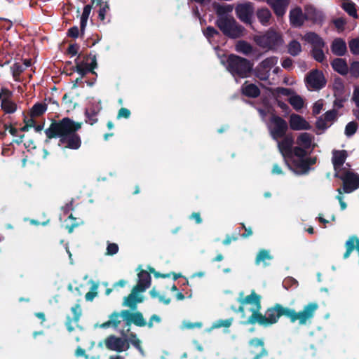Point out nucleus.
Returning <instances> with one entry per match:
<instances>
[{
    "label": "nucleus",
    "mask_w": 359,
    "mask_h": 359,
    "mask_svg": "<svg viewBox=\"0 0 359 359\" xmlns=\"http://www.w3.org/2000/svg\"><path fill=\"white\" fill-rule=\"evenodd\" d=\"M277 18H283L287 10L290 0H266Z\"/></svg>",
    "instance_id": "nucleus-17"
},
{
    "label": "nucleus",
    "mask_w": 359,
    "mask_h": 359,
    "mask_svg": "<svg viewBox=\"0 0 359 359\" xmlns=\"http://www.w3.org/2000/svg\"><path fill=\"white\" fill-rule=\"evenodd\" d=\"M278 57L271 56L266 58L262 61L259 64L263 66V68L268 70L270 72L271 68L274 67L278 62Z\"/></svg>",
    "instance_id": "nucleus-42"
},
{
    "label": "nucleus",
    "mask_w": 359,
    "mask_h": 359,
    "mask_svg": "<svg viewBox=\"0 0 359 359\" xmlns=\"http://www.w3.org/2000/svg\"><path fill=\"white\" fill-rule=\"evenodd\" d=\"M130 115H131V112L128 109L122 107L118 111L117 118L118 119L121 118H130Z\"/></svg>",
    "instance_id": "nucleus-57"
},
{
    "label": "nucleus",
    "mask_w": 359,
    "mask_h": 359,
    "mask_svg": "<svg viewBox=\"0 0 359 359\" xmlns=\"http://www.w3.org/2000/svg\"><path fill=\"white\" fill-rule=\"evenodd\" d=\"M138 276V283H142L143 285H147V287L149 288L151 285V276L150 273L147 272L145 270L142 269Z\"/></svg>",
    "instance_id": "nucleus-39"
},
{
    "label": "nucleus",
    "mask_w": 359,
    "mask_h": 359,
    "mask_svg": "<svg viewBox=\"0 0 359 359\" xmlns=\"http://www.w3.org/2000/svg\"><path fill=\"white\" fill-rule=\"evenodd\" d=\"M313 137L308 133H301L296 140V144L304 149H309L311 147Z\"/></svg>",
    "instance_id": "nucleus-28"
},
{
    "label": "nucleus",
    "mask_w": 359,
    "mask_h": 359,
    "mask_svg": "<svg viewBox=\"0 0 359 359\" xmlns=\"http://www.w3.org/2000/svg\"><path fill=\"white\" fill-rule=\"evenodd\" d=\"M332 69L342 76H345L348 72V67L346 60L343 58H335L331 62Z\"/></svg>",
    "instance_id": "nucleus-26"
},
{
    "label": "nucleus",
    "mask_w": 359,
    "mask_h": 359,
    "mask_svg": "<svg viewBox=\"0 0 359 359\" xmlns=\"http://www.w3.org/2000/svg\"><path fill=\"white\" fill-rule=\"evenodd\" d=\"M68 219L72 220V222L70 224H66L65 229L69 233H72L74 229L80 225V223L77 222V219L74 217L72 214L68 217Z\"/></svg>",
    "instance_id": "nucleus-48"
},
{
    "label": "nucleus",
    "mask_w": 359,
    "mask_h": 359,
    "mask_svg": "<svg viewBox=\"0 0 359 359\" xmlns=\"http://www.w3.org/2000/svg\"><path fill=\"white\" fill-rule=\"evenodd\" d=\"M129 341L140 353H143L141 341L137 337L136 334L131 332L129 334Z\"/></svg>",
    "instance_id": "nucleus-47"
},
{
    "label": "nucleus",
    "mask_w": 359,
    "mask_h": 359,
    "mask_svg": "<svg viewBox=\"0 0 359 359\" xmlns=\"http://www.w3.org/2000/svg\"><path fill=\"white\" fill-rule=\"evenodd\" d=\"M120 316H121V313H118V312H113L110 316H109V319L112 323V327H114V328H116L118 325L121 323V320L119 319Z\"/></svg>",
    "instance_id": "nucleus-52"
},
{
    "label": "nucleus",
    "mask_w": 359,
    "mask_h": 359,
    "mask_svg": "<svg viewBox=\"0 0 359 359\" xmlns=\"http://www.w3.org/2000/svg\"><path fill=\"white\" fill-rule=\"evenodd\" d=\"M290 128L293 130H310L311 126L302 116L296 114L290 115L289 121Z\"/></svg>",
    "instance_id": "nucleus-19"
},
{
    "label": "nucleus",
    "mask_w": 359,
    "mask_h": 359,
    "mask_svg": "<svg viewBox=\"0 0 359 359\" xmlns=\"http://www.w3.org/2000/svg\"><path fill=\"white\" fill-rule=\"evenodd\" d=\"M76 66L73 67V70L79 74L81 75V77H84L87 74L92 73L93 74L97 75L96 72L94 69L97 67V63L95 55H93L91 57L90 63L83 62H78L77 60H75Z\"/></svg>",
    "instance_id": "nucleus-14"
},
{
    "label": "nucleus",
    "mask_w": 359,
    "mask_h": 359,
    "mask_svg": "<svg viewBox=\"0 0 359 359\" xmlns=\"http://www.w3.org/2000/svg\"><path fill=\"white\" fill-rule=\"evenodd\" d=\"M67 34L69 37L76 39L79 35L81 36V30L79 31L78 27L74 26L68 29Z\"/></svg>",
    "instance_id": "nucleus-56"
},
{
    "label": "nucleus",
    "mask_w": 359,
    "mask_h": 359,
    "mask_svg": "<svg viewBox=\"0 0 359 359\" xmlns=\"http://www.w3.org/2000/svg\"><path fill=\"white\" fill-rule=\"evenodd\" d=\"M81 126L82 123L65 117L58 121H53L49 128L45 130V134L49 140L59 137L58 145L63 150H78L81 147L82 141L76 132L81 128Z\"/></svg>",
    "instance_id": "nucleus-2"
},
{
    "label": "nucleus",
    "mask_w": 359,
    "mask_h": 359,
    "mask_svg": "<svg viewBox=\"0 0 359 359\" xmlns=\"http://www.w3.org/2000/svg\"><path fill=\"white\" fill-rule=\"evenodd\" d=\"M303 39L312 46L311 55L313 58L320 63H323L326 57L323 51L325 42L323 38L316 32H309L305 34Z\"/></svg>",
    "instance_id": "nucleus-5"
},
{
    "label": "nucleus",
    "mask_w": 359,
    "mask_h": 359,
    "mask_svg": "<svg viewBox=\"0 0 359 359\" xmlns=\"http://www.w3.org/2000/svg\"><path fill=\"white\" fill-rule=\"evenodd\" d=\"M333 90L334 97H341L344 95V85L341 78H337L334 80Z\"/></svg>",
    "instance_id": "nucleus-38"
},
{
    "label": "nucleus",
    "mask_w": 359,
    "mask_h": 359,
    "mask_svg": "<svg viewBox=\"0 0 359 359\" xmlns=\"http://www.w3.org/2000/svg\"><path fill=\"white\" fill-rule=\"evenodd\" d=\"M358 123L356 121H351L347 123L345 127L344 133L347 137L353 136L358 130Z\"/></svg>",
    "instance_id": "nucleus-44"
},
{
    "label": "nucleus",
    "mask_w": 359,
    "mask_h": 359,
    "mask_svg": "<svg viewBox=\"0 0 359 359\" xmlns=\"http://www.w3.org/2000/svg\"><path fill=\"white\" fill-rule=\"evenodd\" d=\"M236 16L243 22L252 25V16L255 13L253 4L250 2L238 4L235 9Z\"/></svg>",
    "instance_id": "nucleus-10"
},
{
    "label": "nucleus",
    "mask_w": 359,
    "mask_h": 359,
    "mask_svg": "<svg viewBox=\"0 0 359 359\" xmlns=\"http://www.w3.org/2000/svg\"><path fill=\"white\" fill-rule=\"evenodd\" d=\"M236 50L238 52L248 55L252 52V47L245 41H238L236 44Z\"/></svg>",
    "instance_id": "nucleus-37"
},
{
    "label": "nucleus",
    "mask_w": 359,
    "mask_h": 359,
    "mask_svg": "<svg viewBox=\"0 0 359 359\" xmlns=\"http://www.w3.org/2000/svg\"><path fill=\"white\" fill-rule=\"evenodd\" d=\"M215 25L224 36L233 39L243 36L245 30L232 16L218 17Z\"/></svg>",
    "instance_id": "nucleus-4"
},
{
    "label": "nucleus",
    "mask_w": 359,
    "mask_h": 359,
    "mask_svg": "<svg viewBox=\"0 0 359 359\" xmlns=\"http://www.w3.org/2000/svg\"><path fill=\"white\" fill-rule=\"evenodd\" d=\"M306 21L305 13L300 6H295L290 9L289 13V22L291 27L294 28L302 27Z\"/></svg>",
    "instance_id": "nucleus-16"
},
{
    "label": "nucleus",
    "mask_w": 359,
    "mask_h": 359,
    "mask_svg": "<svg viewBox=\"0 0 359 359\" xmlns=\"http://www.w3.org/2000/svg\"><path fill=\"white\" fill-rule=\"evenodd\" d=\"M1 107L6 114H13L17 110V104L9 99L4 98Z\"/></svg>",
    "instance_id": "nucleus-32"
},
{
    "label": "nucleus",
    "mask_w": 359,
    "mask_h": 359,
    "mask_svg": "<svg viewBox=\"0 0 359 359\" xmlns=\"http://www.w3.org/2000/svg\"><path fill=\"white\" fill-rule=\"evenodd\" d=\"M106 347L111 351L122 352L129 348V344L126 339L114 335H109L104 340Z\"/></svg>",
    "instance_id": "nucleus-13"
},
{
    "label": "nucleus",
    "mask_w": 359,
    "mask_h": 359,
    "mask_svg": "<svg viewBox=\"0 0 359 359\" xmlns=\"http://www.w3.org/2000/svg\"><path fill=\"white\" fill-rule=\"evenodd\" d=\"M337 192L339 193V194L336 196V198L339 201V205H340V208H341V210H344L347 207V205L346 203L344 201V197H343V194L344 192L341 191V188H339L337 189Z\"/></svg>",
    "instance_id": "nucleus-58"
},
{
    "label": "nucleus",
    "mask_w": 359,
    "mask_h": 359,
    "mask_svg": "<svg viewBox=\"0 0 359 359\" xmlns=\"http://www.w3.org/2000/svg\"><path fill=\"white\" fill-rule=\"evenodd\" d=\"M250 348V353L253 355L252 359H262L268 355V351L264 347V342L262 339L255 337L248 342Z\"/></svg>",
    "instance_id": "nucleus-11"
},
{
    "label": "nucleus",
    "mask_w": 359,
    "mask_h": 359,
    "mask_svg": "<svg viewBox=\"0 0 359 359\" xmlns=\"http://www.w3.org/2000/svg\"><path fill=\"white\" fill-rule=\"evenodd\" d=\"M98 285L95 283H94L89 292H88L86 295L85 298L86 300L88 302H91L94 299V298L97 295V292L96 291L97 289Z\"/></svg>",
    "instance_id": "nucleus-49"
},
{
    "label": "nucleus",
    "mask_w": 359,
    "mask_h": 359,
    "mask_svg": "<svg viewBox=\"0 0 359 359\" xmlns=\"http://www.w3.org/2000/svg\"><path fill=\"white\" fill-rule=\"evenodd\" d=\"M293 60L290 57H286L281 62L282 67L285 69H291L292 68Z\"/></svg>",
    "instance_id": "nucleus-62"
},
{
    "label": "nucleus",
    "mask_w": 359,
    "mask_h": 359,
    "mask_svg": "<svg viewBox=\"0 0 359 359\" xmlns=\"http://www.w3.org/2000/svg\"><path fill=\"white\" fill-rule=\"evenodd\" d=\"M304 10L306 21H311L315 25H322L324 20V15L322 12L311 5L306 6Z\"/></svg>",
    "instance_id": "nucleus-18"
},
{
    "label": "nucleus",
    "mask_w": 359,
    "mask_h": 359,
    "mask_svg": "<svg viewBox=\"0 0 359 359\" xmlns=\"http://www.w3.org/2000/svg\"><path fill=\"white\" fill-rule=\"evenodd\" d=\"M323 104L320 101L316 102L313 107L312 112L313 115H318L320 113Z\"/></svg>",
    "instance_id": "nucleus-63"
},
{
    "label": "nucleus",
    "mask_w": 359,
    "mask_h": 359,
    "mask_svg": "<svg viewBox=\"0 0 359 359\" xmlns=\"http://www.w3.org/2000/svg\"><path fill=\"white\" fill-rule=\"evenodd\" d=\"M100 111V108H97L94 106L89 107L85 111L86 123L93 126L98 121L97 115Z\"/></svg>",
    "instance_id": "nucleus-27"
},
{
    "label": "nucleus",
    "mask_w": 359,
    "mask_h": 359,
    "mask_svg": "<svg viewBox=\"0 0 359 359\" xmlns=\"http://www.w3.org/2000/svg\"><path fill=\"white\" fill-rule=\"evenodd\" d=\"M355 105L359 107V87L355 88L352 97Z\"/></svg>",
    "instance_id": "nucleus-64"
},
{
    "label": "nucleus",
    "mask_w": 359,
    "mask_h": 359,
    "mask_svg": "<svg viewBox=\"0 0 359 359\" xmlns=\"http://www.w3.org/2000/svg\"><path fill=\"white\" fill-rule=\"evenodd\" d=\"M118 251V246L116 243H109L107 247L106 255L112 256Z\"/></svg>",
    "instance_id": "nucleus-55"
},
{
    "label": "nucleus",
    "mask_w": 359,
    "mask_h": 359,
    "mask_svg": "<svg viewBox=\"0 0 359 359\" xmlns=\"http://www.w3.org/2000/svg\"><path fill=\"white\" fill-rule=\"evenodd\" d=\"M306 150H307L306 149H304V147H300L299 145L296 146V147H293L291 150V155L287 156V160L290 159V160L292 161V159H294L293 158L294 156L297 157L298 158H305L306 156L307 155Z\"/></svg>",
    "instance_id": "nucleus-34"
},
{
    "label": "nucleus",
    "mask_w": 359,
    "mask_h": 359,
    "mask_svg": "<svg viewBox=\"0 0 359 359\" xmlns=\"http://www.w3.org/2000/svg\"><path fill=\"white\" fill-rule=\"evenodd\" d=\"M290 165L291 168H289L299 175L306 174L310 170L305 158L292 159V164H290Z\"/></svg>",
    "instance_id": "nucleus-24"
},
{
    "label": "nucleus",
    "mask_w": 359,
    "mask_h": 359,
    "mask_svg": "<svg viewBox=\"0 0 359 359\" xmlns=\"http://www.w3.org/2000/svg\"><path fill=\"white\" fill-rule=\"evenodd\" d=\"M92 7H93V4L92 5L88 4V5H86L83 8V13L81 15V21H80L81 37H83L84 35L85 28L86 27L87 21H88L89 15L90 13Z\"/></svg>",
    "instance_id": "nucleus-30"
},
{
    "label": "nucleus",
    "mask_w": 359,
    "mask_h": 359,
    "mask_svg": "<svg viewBox=\"0 0 359 359\" xmlns=\"http://www.w3.org/2000/svg\"><path fill=\"white\" fill-rule=\"evenodd\" d=\"M121 314L126 325L133 323L138 327H144L147 325L142 313L140 311L132 313L129 310H122Z\"/></svg>",
    "instance_id": "nucleus-15"
},
{
    "label": "nucleus",
    "mask_w": 359,
    "mask_h": 359,
    "mask_svg": "<svg viewBox=\"0 0 359 359\" xmlns=\"http://www.w3.org/2000/svg\"><path fill=\"white\" fill-rule=\"evenodd\" d=\"M262 297L257 294L255 290H252L250 294L245 297H240L238 302L240 306L238 309L233 306L231 309L239 313H244V305L250 304L252 306L250 311L252 314L248 320L243 323L244 325H255L256 323L264 327H268L278 323L279 318L284 316L290 320L292 323L298 321L299 325H304L307 323H311L314 318L316 311L319 308L317 302H309L306 304L303 309L296 311L294 309L283 306L279 303H276L272 306L269 307L264 315L261 313L262 309Z\"/></svg>",
    "instance_id": "nucleus-1"
},
{
    "label": "nucleus",
    "mask_w": 359,
    "mask_h": 359,
    "mask_svg": "<svg viewBox=\"0 0 359 359\" xmlns=\"http://www.w3.org/2000/svg\"><path fill=\"white\" fill-rule=\"evenodd\" d=\"M308 86L313 90H320L326 85V79L322 71L313 69L308 73L305 78Z\"/></svg>",
    "instance_id": "nucleus-9"
},
{
    "label": "nucleus",
    "mask_w": 359,
    "mask_h": 359,
    "mask_svg": "<svg viewBox=\"0 0 359 359\" xmlns=\"http://www.w3.org/2000/svg\"><path fill=\"white\" fill-rule=\"evenodd\" d=\"M71 311L73 313V317L71 318L70 316H67L65 322V325L67 327V330L72 332L74 330V327L72 325V323H74L76 324H78L80 318L82 314V309L81 307V305L79 304H76L74 306L71 308Z\"/></svg>",
    "instance_id": "nucleus-20"
},
{
    "label": "nucleus",
    "mask_w": 359,
    "mask_h": 359,
    "mask_svg": "<svg viewBox=\"0 0 359 359\" xmlns=\"http://www.w3.org/2000/svg\"><path fill=\"white\" fill-rule=\"evenodd\" d=\"M255 41L259 46L273 50H277L283 42L281 35L272 29L264 34L256 36Z\"/></svg>",
    "instance_id": "nucleus-6"
},
{
    "label": "nucleus",
    "mask_w": 359,
    "mask_h": 359,
    "mask_svg": "<svg viewBox=\"0 0 359 359\" xmlns=\"http://www.w3.org/2000/svg\"><path fill=\"white\" fill-rule=\"evenodd\" d=\"M348 46L353 55H359V37L350 40L348 41Z\"/></svg>",
    "instance_id": "nucleus-45"
},
{
    "label": "nucleus",
    "mask_w": 359,
    "mask_h": 359,
    "mask_svg": "<svg viewBox=\"0 0 359 359\" xmlns=\"http://www.w3.org/2000/svg\"><path fill=\"white\" fill-rule=\"evenodd\" d=\"M281 140H278V148L279 151L283 156L285 163L289 168H291L290 163L287 161V156L291 155V150L294 143V137L292 133H289L282 137Z\"/></svg>",
    "instance_id": "nucleus-12"
},
{
    "label": "nucleus",
    "mask_w": 359,
    "mask_h": 359,
    "mask_svg": "<svg viewBox=\"0 0 359 359\" xmlns=\"http://www.w3.org/2000/svg\"><path fill=\"white\" fill-rule=\"evenodd\" d=\"M216 14L218 17L228 16L226 14L231 12L233 7L230 5H219L215 6Z\"/></svg>",
    "instance_id": "nucleus-41"
},
{
    "label": "nucleus",
    "mask_w": 359,
    "mask_h": 359,
    "mask_svg": "<svg viewBox=\"0 0 359 359\" xmlns=\"http://www.w3.org/2000/svg\"><path fill=\"white\" fill-rule=\"evenodd\" d=\"M147 289V285H143L142 283H137L132 290L131 293L137 295L139 292H142Z\"/></svg>",
    "instance_id": "nucleus-60"
},
{
    "label": "nucleus",
    "mask_w": 359,
    "mask_h": 359,
    "mask_svg": "<svg viewBox=\"0 0 359 359\" xmlns=\"http://www.w3.org/2000/svg\"><path fill=\"white\" fill-rule=\"evenodd\" d=\"M79 46L77 43H72L68 46L67 53L72 56L77 55Z\"/></svg>",
    "instance_id": "nucleus-61"
},
{
    "label": "nucleus",
    "mask_w": 359,
    "mask_h": 359,
    "mask_svg": "<svg viewBox=\"0 0 359 359\" xmlns=\"http://www.w3.org/2000/svg\"><path fill=\"white\" fill-rule=\"evenodd\" d=\"M290 104L293 108L298 111L304 107V100L299 95H294L289 98Z\"/></svg>",
    "instance_id": "nucleus-43"
},
{
    "label": "nucleus",
    "mask_w": 359,
    "mask_h": 359,
    "mask_svg": "<svg viewBox=\"0 0 359 359\" xmlns=\"http://www.w3.org/2000/svg\"><path fill=\"white\" fill-rule=\"evenodd\" d=\"M241 91L243 95L250 98H257L261 93L258 86L254 83H250L248 81H245L241 86Z\"/></svg>",
    "instance_id": "nucleus-21"
},
{
    "label": "nucleus",
    "mask_w": 359,
    "mask_h": 359,
    "mask_svg": "<svg viewBox=\"0 0 359 359\" xmlns=\"http://www.w3.org/2000/svg\"><path fill=\"white\" fill-rule=\"evenodd\" d=\"M350 74L355 78L359 77V62L355 61L351 64Z\"/></svg>",
    "instance_id": "nucleus-53"
},
{
    "label": "nucleus",
    "mask_w": 359,
    "mask_h": 359,
    "mask_svg": "<svg viewBox=\"0 0 359 359\" xmlns=\"http://www.w3.org/2000/svg\"><path fill=\"white\" fill-rule=\"evenodd\" d=\"M337 115V111L334 109L329 110L324 114V119L325 121H334Z\"/></svg>",
    "instance_id": "nucleus-54"
},
{
    "label": "nucleus",
    "mask_w": 359,
    "mask_h": 359,
    "mask_svg": "<svg viewBox=\"0 0 359 359\" xmlns=\"http://www.w3.org/2000/svg\"><path fill=\"white\" fill-rule=\"evenodd\" d=\"M341 8L351 17L357 18V10L355 3L351 0H346L341 4Z\"/></svg>",
    "instance_id": "nucleus-31"
},
{
    "label": "nucleus",
    "mask_w": 359,
    "mask_h": 359,
    "mask_svg": "<svg viewBox=\"0 0 359 359\" xmlns=\"http://www.w3.org/2000/svg\"><path fill=\"white\" fill-rule=\"evenodd\" d=\"M203 34L207 39H210L211 38H213L215 35H219V32L213 27L208 26L203 31Z\"/></svg>",
    "instance_id": "nucleus-51"
},
{
    "label": "nucleus",
    "mask_w": 359,
    "mask_h": 359,
    "mask_svg": "<svg viewBox=\"0 0 359 359\" xmlns=\"http://www.w3.org/2000/svg\"><path fill=\"white\" fill-rule=\"evenodd\" d=\"M252 72H254L255 76L261 81H267L270 76V72L263 68V66L260 64Z\"/></svg>",
    "instance_id": "nucleus-36"
},
{
    "label": "nucleus",
    "mask_w": 359,
    "mask_h": 359,
    "mask_svg": "<svg viewBox=\"0 0 359 359\" xmlns=\"http://www.w3.org/2000/svg\"><path fill=\"white\" fill-rule=\"evenodd\" d=\"M11 69L13 72V76L15 79V80H17V78L20 76V75L23 72L24 68L19 63H15L11 67Z\"/></svg>",
    "instance_id": "nucleus-50"
},
{
    "label": "nucleus",
    "mask_w": 359,
    "mask_h": 359,
    "mask_svg": "<svg viewBox=\"0 0 359 359\" xmlns=\"http://www.w3.org/2000/svg\"><path fill=\"white\" fill-rule=\"evenodd\" d=\"M253 65L250 60L235 54L229 55L226 61L228 72L233 76L241 79L250 76Z\"/></svg>",
    "instance_id": "nucleus-3"
},
{
    "label": "nucleus",
    "mask_w": 359,
    "mask_h": 359,
    "mask_svg": "<svg viewBox=\"0 0 359 359\" xmlns=\"http://www.w3.org/2000/svg\"><path fill=\"white\" fill-rule=\"evenodd\" d=\"M109 9V6L107 2H105L104 5L100 8L98 13V18L100 20L103 21L105 19L106 13Z\"/></svg>",
    "instance_id": "nucleus-59"
},
{
    "label": "nucleus",
    "mask_w": 359,
    "mask_h": 359,
    "mask_svg": "<svg viewBox=\"0 0 359 359\" xmlns=\"http://www.w3.org/2000/svg\"><path fill=\"white\" fill-rule=\"evenodd\" d=\"M47 110V104L45 103L36 102L31 109V116L38 117L42 116Z\"/></svg>",
    "instance_id": "nucleus-33"
},
{
    "label": "nucleus",
    "mask_w": 359,
    "mask_h": 359,
    "mask_svg": "<svg viewBox=\"0 0 359 359\" xmlns=\"http://www.w3.org/2000/svg\"><path fill=\"white\" fill-rule=\"evenodd\" d=\"M336 178L340 179L343 182L341 191L350 194L359 188V175L351 170H344L341 173L337 172Z\"/></svg>",
    "instance_id": "nucleus-7"
},
{
    "label": "nucleus",
    "mask_w": 359,
    "mask_h": 359,
    "mask_svg": "<svg viewBox=\"0 0 359 359\" xmlns=\"http://www.w3.org/2000/svg\"><path fill=\"white\" fill-rule=\"evenodd\" d=\"M143 302V297L130 293L128 296L124 298L123 306H129L132 310L137 308V304Z\"/></svg>",
    "instance_id": "nucleus-29"
},
{
    "label": "nucleus",
    "mask_w": 359,
    "mask_h": 359,
    "mask_svg": "<svg viewBox=\"0 0 359 359\" xmlns=\"http://www.w3.org/2000/svg\"><path fill=\"white\" fill-rule=\"evenodd\" d=\"M332 154V162L337 172L345 163L348 154L346 150H334Z\"/></svg>",
    "instance_id": "nucleus-23"
},
{
    "label": "nucleus",
    "mask_w": 359,
    "mask_h": 359,
    "mask_svg": "<svg viewBox=\"0 0 359 359\" xmlns=\"http://www.w3.org/2000/svg\"><path fill=\"white\" fill-rule=\"evenodd\" d=\"M332 53L339 57L345 55L347 52V46L345 41L341 38L334 39L331 43Z\"/></svg>",
    "instance_id": "nucleus-22"
},
{
    "label": "nucleus",
    "mask_w": 359,
    "mask_h": 359,
    "mask_svg": "<svg viewBox=\"0 0 359 359\" xmlns=\"http://www.w3.org/2000/svg\"><path fill=\"white\" fill-rule=\"evenodd\" d=\"M273 257L270 255L269 251L262 249L259 251L255 259V264H259L260 262H264L266 260L272 259Z\"/></svg>",
    "instance_id": "nucleus-40"
},
{
    "label": "nucleus",
    "mask_w": 359,
    "mask_h": 359,
    "mask_svg": "<svg viewBox=\"0 0 359 359\" xmlns=\"http://www.w3.org/2000/svg\"><path fill=\"white\" fill-rule=\"evenodd\" d=\"M302 50V46L297 40H292L287 45V53L292 56H297Z\"/></svg>",
    "instance_id": "nucleus-35"
},
{
    "label": "nucleus",
    "mask_w": 359,
    "mask_h": 359,
    "mask_svg": "<svg viewBox=\"0 0 359 359\" xmlns=\"http://www.w3.org/2000/svg\"><path fill=\"white\" fill-rule=\"evenodd\" d=\"M270 121L273 124L270 129V135L273 140L278 141L282 137L287 135L288 124L285 119L280 116L273 115Z\"/></svg>",
    "instance_id": "nucleus-8"
},
{
    "label": "nucleus",
    "mask_w": 359,
    "mask_h": 359,
    "mask_svg": "<svg viewBox=\"0 0 359 359\" xmlns=\"http://www.w3.org/2000/svg\"><path fill=\"white\" fill-rule=\"evenodd\" d=\"M255 15L262 25L266 27L271 24L272 14L269 8L266 7L258 8L255 12Z\"/></svg>",
    "instance_id": "nucleus-25"
},
{
    "label": "nucleus",
    "mask_w": 359,
    "mask_h": 359,
    "mask_svg": "<svg viewBox=\"0 0 359 359\" xmlns=\"http://www.w3.org/2000/svg\"><path fill=\"white\" fill-rule=\"evenodd\" d=\"M232 322H233L232 318L225 319V320L220 319V320L215 321L213 323L212 327L213 328H220V327H223L228 328L231 325Z\"/></svg>",
    "instance_id": "nucleus-46"
}]
</instances>
